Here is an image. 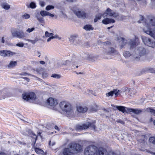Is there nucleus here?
Returning a JSON list of instances; mask_svg holds the SVG:
<instances>
[{"mask_svg":"<svg viewBox=\"0 0 155 155\" xmlns=\"http://www.w3.org/2000/svg\"><path fill=\"white\" fill-rule=\"evenodd\" d=\"M146 28L143 29L144 32L152 37H155V17L149 16L145 21Z\"/></svg>","mask_w":155,"mask_h":155,"instance_id":"1","label":"nucleus"},{"mask_svg":"<svg viewBox=\"0 0 155 155\" xmlns=\"http://www.w3.org/2000/svg\"><path fill=\"white\" fill-rule=\"evenodd\" d=\"M61 109L64 113L69 116H73L74 110L71 104L66 101H62L59 104Z\"/></svg>","mask_w":155,"mask_h":155,"instance_id":"2","label":"nucleus"},{"mask_svg":"<svg viewBox=\"0 0 155 155\" xmlns=\"http://www.w3.org/2000/svg\"><path fill=\"white\" fill-rule=\"evenodd\" d=\"M146 54V49L143 47H138L135 50V52L132 54L134 59L136 61L140 60V58Z\"/></svg>","mask_w":155,"mask_h":155,"instance_id":"3","label":"nucleus"},{"mask_svg":"<svg viewBox=\"0 0 155 155\" xmlns=\"http://www.w3.org/2000/svg\"><path fill=\"white\" fill-rule=\"evenodd\" d=\"M95 121H93L91 122H87L86 123L83 124L82 125L77 124L75 128L76 130H77L86 129L88 127H90L93 130H95Z\"/></svg>","mask_w":155,"mask_h":155,"instance_id":"4","label":"nucleus"},{"mask_svg":"<svg viewBox=\"0 0 155 155\" xmlns=\"http://www.w3.org/2000/svg\"><path fill=\"white\" fill-rule=\"evenodd\" d=\"M97 150V147L94 145L89 146L84 150V155H95Z\"/></svg>","mask_w":155,"mask_h":155,"instance_id":"5","label":"nucleus"},{"mask_svg":"<svg viewBox=\"0 0 155 155\" xmlns=\"http://www.w3.org/2000/svg\"><path fill=\"white\" fill-rule=\"evenodd\" d=\"M142 41L144 44L152 48H155V41H152L150 38L145 36L142 37Z\"/></svg>","mask_w":155,"mask_h":155,"instance_id":"6","label":"nucleus"},{"mask_svg":"<svg viewBox=\"0 0 155 155\" xmlns=\"http://www.w3.org/2000/svg\"><path fill=\"white\" fill-rule=\"evenodd\" d=\"M107 15L109 16L112 17L114 18H116L119 16L118 14L117 13L115 12L109 8L107 9L106 12L104 13L102 15L104 18L107 16Z\"/></svg>","mask_w":155,"mask_h":155,"instance_id":"7","label":"nucleus"},{"mask_svg":"<svg viewBox=\"0 0 155 155\" xmlns=\"http://www.w3.org/2000/svg\"><path fill=\"white\" fill-rule=\"evenodd\" d=\"M12 36L14 37H16L19 38H23L25 36V33L22 31H18L15 29L11 31Z\"/></svg>","mask_w":155,"mask_h":155,"instance_id":"8","label":"nucleus"},{"mask_svg":"<svg viewBox=\"0 0 155 155\" xmlns=\"http://www.w3.org/2000/svg\"><path fill=\"white\" fill-rule=\"evenodd\" d=\"M22 95L23 98L26 101L29 100H35L36 98V95L34 92H31L29 94H23Z\"/></svg>","mask_w":155,"mask_h":155,"instance_id":"9","label":"nucleus"},{"mask_svg":"<svg viewBox=\"0 0 155 155\" xmlns=\"http://www.w3.org/2000/svg\"><path fill=\"white\" fill-rule=\"evenodd\" d=\"M69 40L70 43L76 45L80 43V41L76 35L71 36L69 38Z\"/></svg>","mask_w":155,"mask_h":155,"instance_id":"10","label":"nucleus"},{"mask_svg":"<svg viewBox=\"0 0 155 155\" xmlns=\"http://www.w3.org/2000/svg\"><path fill=\"white\" fill-rule=\"evenodd\" d=\"M69 147L72 148L74 153L75 151L79 152L82 149L81 146L78 143H71L69 144Z\"/></svg>","mask_w":155,"mask_h":155,"instance_id":"11","label":"nucleus"},{"mask_svg":"<svg viewBox=\"0 0 155 155\" xmlns=\"http://www.w3.org/2000/svg\"><path fill=\"white\" fill-rule=\"evenodd\" d=\"M74 14L78 18H85L86 17V14L84 11H80L79 10H74L72 9Z\"/></svg>","mask_w":155,"mask_h":155,"instance_id":"12","label":"nucleus"},{"mask_svg":"<svg viewBox=\"0 0 155 155\" xmlns=\"http://www.w3.org/2000/svg\"><path fill=\"white\" fill-rule=\"evenodd\" d=\"M15 54V53L9 51L3 50L0 51V55L4 57L12 56Z\"/></svg>","mask_w":155,"mask_h":155,"instance_id":"13","label":"nucleus"},{"mask_svg":"<svg viewBox=\"0 0 155 155\" xmlns=\"http://www.w3.org/2000/svg\"><path fill=\"white\" fill-rule=\"evenodd\" d=\"M139 43L138 38L135 37V39L130 40L129 43L130 45V48H135L137 45Z\"/></svg>","mask_w":155,"mask_h":155,"instance_id":"14","label":"nucleus"},{"mask_svg":"<svg viewBox=\"0 0 155 155\" xmlns=\"http://www.w3.org/2000/svg\"><path fill=\"white\" fill-rule=\"evenodd\" d=\"M71 62L68 60H66L65 62V64H64L65 65L68 66H70L71 64H72V66L71 68H73L74 65H76V64L77 63V61H76V58L75 57H73L72 59H71Z\"/></svg>","mask_w":155,"mask_h":155,"instance_id":"15","label":"nucleus"},{"mask_svg":"<svg viewBox=\"0 0 155 155\" xmlns=\"http://www.w3.org/2000/svg\"><path fill=\"white\" fill-rule=\"evenodd\" d=\"M47 102L48 104L52 107L54 108V107L56 105L58 104V102L56 100L50 97L47 100Z\"/></svg>","mask_w":155,"mask_h":155,"instance_id":"16","label":"nucleus"},{"mask_svg":"<svg viewBox=\"0 0 155 155\" xmlns=\"http://www.w3.org/2000/svg\"><path fill=\"white\" fill-rule=\"evenodd\" d=\"M63 155H74V152L72 148H69L64 149L62 151Z\"/></svg>","mask_w":155,"mask_h":155,"instance_id":"17","label":"nucleus"},{"mask_svg":"<svg viewBox=\"0 0 155 155\" xmlns=\"http://www.w3.org/2000/svg\"><path fill=\"white\" fill-rule=\"evenodd\" d=\"M105 54L114 55L117 53V51L113 48H108L105 51Z\"/></svg>","mask_w":155,"mask_h":155,"instance_id":"18","label":"nucleus"},{"mask_svg":"<svg viewBox=\"0 0 155 155\" xmlns=\"http://www.w3.org/2000/svg\"><path fill=\"white\" fill-rule=\"evenodd\" d=\"M108 153L106 149L99 148L98 149L96 152V155H108Z\"/></svg>","mask_w":155,"mask_h":155,"instance_id":"19","label":"nucleus"},{"mask_svg":"<svg viewBox=\"0 0 155 155\" xmlns=\"http://www.w3.org/2000/svg\"><path fill=\"white\" fill-rule=\"evenodd\" d=\"M127 110L129 112H132L136 114H139L143 111V110L140 109L127 108Z\"/></svg>","mask_w":155,"mask_h":155,"instance_id":"20","label":"nucleus"},{"mask_svg":"<svg viewBox=\"0 0 155 155\" xmlns=\"http://www.w3.org/2000/svg\"><path fill=\"white\" fill-rule=\"evenodd\" d=\"M77 110L80 113H84L86 112L87 110V108L84 106H77Z\"/></svg>","mask_w":155,"mask_h":155,"instance_id":"21","label":"nucleus"},{"mask_svg":"<svg viewBox=\"0 0 155 155\" xmlns=\"http://www.w3.org/2000/svg\"><path fill=\"white\" fill-rule=\"evenodd\" d=\"M111 105L113 107V108L114 109H115L114 107H115L116 109L118 110L119 111H121L123 113H124L125 112H127L126 108L127 109V108H126L125 107L121 106H115L114 105Z\"/></svg>","mask_w":155,"mask_h":155,"instance_id":"22","label":"nucleus"},{"mask_svg":"<svg viewBox=\"0 0 155 155\" xmlns=\"http://www.w3.org/2000/svg\"><path fill=\"white\" fill-rule=\"evenodd\" d=\"M120 91L119 90L115 89L113 91H110V92L107 93L106 95L107 97L112 96L114 94H115L116 96L118 95L119 94Z\"/></svg>","mask_w":155,"mask_h":155,"instance_id":"23","label":"nucleus"},{"mask_svg":"<svg viewBox=\"0 0 155 155\" xmlns=\"http://www.w3.org/2000/svg\"><path fill=\"white\" fill-rule=\"evenodd\" d=\"M115 22V21L114 19L109 18H106L103 20L102 21V22L104 24L107 25L110 23H113Z\"/></svg>","mask_w":155,"mask_h":155,"instance_id":"24","label":"nucleus"},{"mask_svg":"<svg viewBox=\"0 0 155 155\" xmlns=\"http://www.w3.org/2000/svg\"><path fill=\"white\" fill-rule=\"evenodd\" d=\"M82 91L84 94H92L94 93V92L92 90H88L85 88H83Z\"/></svg>","mask_w":155,"mask_h":155,"instance_id":"25","label":"nucleus"},{"mask_svg":"<svg viewBox=\"0 0 155 155\" xmlns=\"http://www.w3.org/2000/svg\"><path fill=\"white\" fill-rule=\"evenodd\" d=\"M35 17L36 18L37 20L41 23L44 24V18L42 17H41L38 13L35 15Z\"/></svg>","mask_w":155,"mask_h":155,"instance_id":"26","label":"nucleus"},{"mask_svg":"<svg viewBox=\"0 0 155 155\" xmlns=\"http://www.w3.org/2000/svg\"><path fill=\"white\" fill-rule=\"evenodd\" d=\"M118 40H120V42L122 44V45H121V48H123L124 46L125 45V44L126 43L127 41L126 40H125L124 38L120 37V38H118Z\"/></svg>","mask_w":155,"mask_h":155,"instance_id":"27","label":"nucleus"},{"mask_svg":"<svg viewBox=\"0 0 155 155\" xmlns=\"http://www.w3.org/2000/svg\"><path fill=\"white\" fill-rule=\"evenodd\" d=\"M83 28L87 31L94 29V28L90 25H85L84 26Z\"/></svg>","mask_w":155,"mask_h":155,"instance_id":"28","label":"nucleus"},{"mask_svg":"<svg viewBox=\"0 0 155 155\" xmlns=\"http://www.w3.org/2000/svg\"><path fill=\"white\" fill-rule=\"evenodd\" d=\"M1 6L2 8L5 10H8L10 8V6L7 3H4L1 5Z\"/></svg>","mask_w":155,"mask_h":155,"instance_id":"29","label":"nucleus"},{"mask_svg":"<svg viewBox=\"0 0 155 155\" xmlns=\"http://www.w3.org/2000/svg\"><path fill=\"white\" fill-rule=\"evenodd\" d=\"M120 152L119 151H110L108 153V155H120Z\"/></svg>","mask_w":155,"mask_h":155,"instance_id":"30","label":"nucleus"},{"mask_svg":"<svg viewBox=\"0 0 155 155\" xmlns=\"http://www.w3.org/2000/svg\"><path fill=\"white\" fill-rule=\"evenodd\" d=\"M141 137V139L138 140V141L140 143L144 144L145 142V136L144 135H142Z\"/></svg>","mask_w":155,"mask_h":155,"instance_id":"31","label":"nucleus"},{"mask_svg":"<svg viewBox=\"0 0 155 155\" xmlns=\"http://www.w3.org/2000/svg\"><path fill=\"white\" fill-rule=\"evenodd\" d=\"M48 12L44 10H42L40 12V15L42 17L48 16Z\"/></svg>","mask_w":155,"mask_h":155,"instance_id":"32","label":"nucleus"},{"mask_svg":"<svg viewBox=\"0 0 155 155\" xmlns=\"http://www.w3.org/2000/svg\"><path fill=\"white\" fill-rule=\"evenodd\" d=\"M17 62L16 61H11L10 62L8 66V68H12L15 67L16 64Z\"/></svg>","mask_w":155,"mask_h":155,"instance_id":"33","label":"nucleus"},{"mask_svg":"<svg viewBox=\"0 0 155 155\" xmlns=\"http://www.w3.org/2000/svg\"><path fill=\"white\" fill-rule=\"evenodd\" d=\"M123 55L125 58H127L130 57L131 54L129 51H126L123 53Z\"/></svg>","mask_w":155,"mask_h":155,"instance_id":"34","label":"nucleus"},{"mask_svg":"<svg viewBox=\"0 0 155 155\" xmlns=\"http://www.w3.org/2000/svg\"><path fill=\"white\" fill-rule=\"evenodd\" d=\"M51 77L56 79H59L61 78V76L59 74H53L51 75Z\"/></svg>","mask_w":155,"mask_h":155,"instance_id":"35","label":"nucleus"},{"mask_svg":"<svg viewBox=\"0 0 155 155\" xmlns=\"http://www.w3.org/2000/svg\"><path fill=\"white\" fill-rule=\"evenodd\" d=\"M35 150L37 153L39 154H42L44 152L42 150L36 147L35 148Z\"/></svg>","mask_w":155,"mask_h":155,"instance_id":"36","label":"nucleus"},{"mask_svg":"<svg viewBox=\"0 0 155 155\" xmlns=\"http://www.w3.org/2000/svg\"><path fill=\"white\" fill-rule=\"evenodd\" d=\"M101 14H98L96 15L95 16V18H94V22H96L98 20H100L101 19Z\"/></svg>","mask_w":155,"mask_h":155,"instance_id":"37","label":"nucleus"},{"mask_svg":"<svg viewBox=\"0 0 155 155\" xmlns=\"http://www.w3.org/2000/svg\"><path fill=\"white\" fill-rule=\"evenodd\" d=\"M54 35V34L52 33H49L48 31H46L45 33V35L46 37H50Z\"/></svg>","mask_w":155,"mask_h":155,"instance_id":"38","label":"nucleus"},{"mask_svg":"<svg viewBox=\"0 0 155 155\" xmlns=\"http://www.w3.org/2000/svg\"><path fill=\"white\" fill-rule=\"evenodd\" d=\"M35 71L38 74H41L42 73L43 71V69L41 68H39L37 69Z\"/></svg>","mask_w":155,"mask_h":155,"instance_id":"39","label":"nucleus"},{"mask_svg":"<svg viewBox=\"0 0 155 155\" xmlns=\"http://www.w3.org/2000/svg\"><path fill=\"white\" fill-rule=\"evenodd\" d=\"M54 8V6L52 5H48L46 7L45 9L47 11H49L51 9H53Z\"/></svg>","mask_w":155,"mask_h":155,"instance_id":"40","label":"nucleus"},{"mask_svg":"<svg viewBox=\"0 0 155 155\" xmlns=\"http://www.w3.org/2000/svg\"><path fill=\"white\" fill-rule=\"evenodd\" d=\"M149 142L153 144H155V137H152L149 138Z\"/></svg>","mask_w":155,"mask_h":155,"instance_id":"41","label":"nucleus"},{"mask_svg":"<svg viewBox=\"0 0 155 155\" xmlns=\"http://www.w3.org/2000/svg\"><path fill=\"white\" fill-rule=\"evenodd\" d=\"M30 8H34L36 7L35 3L34 2H31L30 4Z\"/></svg>","mask_w":155,"mask_h":155,"instance_id":"42","label":"nucleus"},{"mask_svg":"<svg viewBox=\"0 0 155 155\" xmlns=\"http://www.w3.org/2000/svg\"><path fill=\"white\" fill-rule=\"evenodd\" d=\"M35 29V28L34 27L32 28H28L26 31V32L30 33L33 31H34Z\"/></svg>","mask_w":155,"mask_h":155,"instance_id":"43","label":"nucleus"},{"mask_svg":"<svg viewBox=\"0 0 155 155\" xmlns=\"http://www.w3.org/2000/svg\"><path fill=\"white\" fill-rule=\"evenodd\" d=\"M42 77L43 78H45L48 76V74L45 72H43L42 74Z\"/></svg>","mask_w":155,"mask_h":155,"instance_id":"44","label":"nucleus"},{"mask_svg":"<svg viewBox=\"0 0 155 155\" xmlns=\"http://www.w3.org/2000/svg\"><path fill=\"white\" fill-rule=\"evenodd\" d=\"M103 45L105 46H108L111 44V43L109 41H107L102 43Z\"/></svg>","mask_w":155,"mask_h":155,"instance_id":"45","label":"nucleus"},{"mask_svg":"<svg viewBox=\"0 0 155 155\" xmlns=\"http://www.w3.org/2000/svg\"><path fill=\"white\" fill-rule=\"evenodd\" d=\"M133 91L131 89H130L129 90L128 92V95H130V96H133V95L134 94V92L132 93V91Z\"/></svg>","mask_w":155,"mask_h":155,"instance_id":"46","label":"nucleus"},{"mask_svg":"<svg viewBox=\"0 0 155 155\" xmlns=\"http://www.w3.org/2000/svg\"><path fill=\"white\" fill-rule=\"evenodd\" d=\"M22 17L25 19H27L30 18V15L28 14H25L23 15L22 16Z\"/></svg>","mask_w":155,"mask_h":155,"instance_id":"47","label":"nucleus"},{"mask_svg":"<svg viewBox=\"0 0 155 155\" xmlns=\"http://www.w3.org/2000/svg\"><path fill=\"white\" fill-rule=\"evenodd\" d=\"M26 40L31 42L33 44H34L37 41V40H32L29 39H26Z\"/></svg>","mask_w":155,"mask_h":155,"instance_id":"48","label":"nucleus"},{"mask_svg":"<svg viewBox=\"0 0 155 155\" xmlns=\"http://www.w3.org/2000/svg\"><path fill=\"white\" fill-rule=\"evenodd\" d=\"M39 3L40 5L42 7H44L45 5V2L43 1H40Z\"/></svg>","mask_w":155,"mask_h":155,"instance_id":"49","label":"nucleus"},{"mask_svg":"<svg viewBox=\"0 0 155 155\" xmlns=\"http://www.w3.org/2000/svg\"><path fill=\"white\" fill-rule=\"evenodd\" d=\"M150 112L151 114H153L154 116H155V110L153 109H150Z\"/></svg>","mask_w":155,"mask_h":155,"instance_id":"50","label":"nucleus"},{"mask_svg":"<svg viewBox=\"0 0 155 155\" xmlns=\"http://www.w3.org/2000/svg\"><path fill=\"white\" fill-rule=\"evenodd\" d=\"M16 45L17 46L20 47H23L24 45V44L22 43H18L16 44Z\"/></svg>","mask_w":155,"mask_h":155,"instance_id":"51","label":"nucleus"},{"mask_svg":"<svg viewBox=\"0 0 155 155\" xmlns=\"http://www.w3.org/2000/svg\"><path fill=\"white\" fill-rule=\"evenodd\" d=\"M53 39L54 38H58V39H61V38L59 37L57 35H56L54 36L53 35L52 36Z\"/></svg>","mask_w":155,"mask_h":155,"instance_id":"52","label":"nucleus"},{"mask_svg":"<svg viewBox=\"0 0 155 155\" xmlns=\"http://www.w3.org/2000/svg\"><path fill=\"white\" fill-rule=\"evenodd\" d=\"M49 144L50 146H53L55 144V143L54 142H53L51 143V141H50L49 142Z\"/></svg>","mask_w":155,"mask_h":155,"instance_id":"53","label":"nucleus"},{"mask_svg":"<svg viewBox=\"0 0 155 155\" xmlns=\"http://www.w3.org/2000/svg\"><path fill=\"white\" fill-rule=\"evenodd\" d=\"M36 54H38L39 55V56H38V57H40V56H41V53H40V52L38 51H37L36 52Z\"/></svg>","mask_w":155,"mask_h":155,"instance_id":"54","label":"nucleus"},{"mask_svg":"<svg viewBox=\"0 0 155 155\" xmlns=\"http://www.w3.org/2000/svg\"><path fill=\"white\" fill-rule=\"evenodd\" d=\"M53 39L52 36L50 37L49 38H48L47 40V42H49L51 41V40L52 39Z\"/></svg>","mask_w":155,"mask_h":155,"instance_id":"55","label":"nucleus"},{"mask_svg":"<svg viewBox=\"0 0 155 155\" xmlns=\"http://www.w3.org/2000/svg\"><path fill=\"white\" fill-rule=\"evenodd\" d=\"M48 15L51 17H54V15L53 14H51L49 12H48Z\"/></svg>","mask_w":155,"mask_h":155,"instance_id":"56","label":"nucleus"},{"mask_svg":"<svg viewBox=\"0 0 155 155\" xmlns=\"http://www.w3.org/2000/svg\"><path fill=\"white\" fill-rule=\"evenodd\" d=\"M22 78L24 79L25 80H26L28 82H29V79L27 77H24V78Z\"/></svg>","mask_w":155,"mask_h":155,"instance_id":"57","label":"nucleus"},{"mask_svg":"<svg viewBox=\"0 0 155 155\" xmlns=\"http://www.w3.org/2000/svg\"><path fill=\"white\" fill-rule=\"evenodd\" d=\"M39 63L41 64H45V62L42 61H39Z\"/></svg>","mask_w":155,"mask_h":155,"instance_id":"58","label":"nucleus"},{"mask_svg":"<svg viewBox=\"0 0 155 155\" xmlns=\"http://www.w3.org/2000/svg\"><path fill=\"white\" fill-rule=\"evenodd\" d=\"M148 152L150 153L151 154H152L155 155V152H153L150 151L149 150L148 151Z\"/></svg>","mask_w":155,"mask_h":155,"instance_id":"59","label":"nucleus"},{"mask_svg":"<svg viewBox=\"0 0 155 155\" xmlns=\"http://www.w3.org/2000/svg\"><path fill=\"white\" fill-rule=\"evenodd\" d=\"M33 76L36 79V80H38V81H41V79L40 78L37 77H35V76H34L33 75Z\"/></svg>","mask_w":155,"mask_h":155,"instance_id":"60","label":"nucleus"},{"mask_svg":"<svg viewBox=\"0 0 155 155\" xmlns=\"http://www.w3.org/2000/svg\"><path fill=\"white\" fill-rule=\"evenodd\" d=\"M9 94H10L9 93H7V94L5 95V97H9L10 96Z\"/></svg>","mask_w":155,"mask_h":155,"instance_id":"61","label":"nucleus"},{"mask_svg":"<svg viewBox=\"0 0 155 155\" xmlns=\"http://www.w3.org/2000/svg\"><path fill=\"white\" fill-rule=\"evenodd\" d=\"M2 43H4L5 42V40L4 39V38L3 37H2Z\"/></svg>","mask_w":155,"mask_h":155,"instance_id":"62","label":"nucleus"},{"mask_svg":"<svg viewBox=\"0 0 155 155\" xmlns=\"http://www.w3.org/2000/svg\"><path fill=\"white\" fill-rule=\"evenodd\" d=\"M67 2H74L73 0H66Z\"/></svg>","mask_w":155,"mask_h":155,"instance_id":"63","label":"nucleus"},{"mask_svg":"<svg viewBox=\"0 0 155 155\" xmlns=\"http://www.w3.org/2000/svg\"><path fill=\"white\" fill-rule=\"evenodd\" d=\"M150 71L151 72H153L154 71V70L153 69L151 68L149 69Z\"/></svg>","mask_w":155,"mask_h":155,"instance_id":"64","label":"nucleus"}]
</instances>
